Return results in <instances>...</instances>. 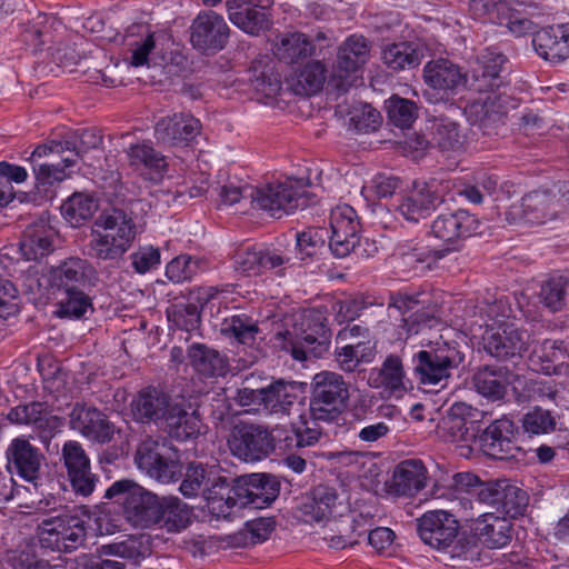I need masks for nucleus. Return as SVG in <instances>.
<instances>
[{"label":"nucleus","instance_id":"1","mask_svg":"<svg viewBox=\"0 0 569 569\" xmlns=\"http://www.w3.org/2000/svg\"><path fill=\"white\" fill-rule=\"evenodd\" d=\"M506 57L492 50H485L471 62L467 73L466 88L487 93L473 100L466 112L470 122L478 126L483 134H497L505 124L507 108L502 98L495 92L503 83L501 69Z\"/></svg>","mask_w":569,"mask_h":569},{"label":"nucleus","instance_id":"2","mask_svg":"<svg viewBox=\"0 0 569 569\" xmlns=\"http://www.w3.org/2000/svg\"><path fill=\"white\" fill-rule=\"evenodd\" d=\"M479 227L478 218L467 210L459 209L455 212L439 214L431 223V232L448 247L438 250L415 248L411 252L405 254L406 262L417 261L430 267L431 263L442 259L448 252L459 249L465 239L478 232Z\"/></svg>","mask_w":569,"mask_h":569},{"label":"nucleus","instance_id":"3","mask_svg":"<svg viewBox=\"0 0 569 569\" xmlns=\"http://www.w3.org/2000/svg\"><path fill=\"white\" fill-rule=\"evenodd\" d=\"M325 320L320 313L302 315L299 325L274 336V346L298 361L321 357L330 343V332Z\"/></svg>","mask_w":569,"mask_h":569},{"label":"nucleus","instance_id":"4","mask_svg":"<svg viewBox=\"0 0 569 569\" xmlns=\"http://www.w3.org/2000/svg\"><path fill=\"white\" fill-rule=\"evenodd\" d=\"M462 360L456 343L437 342L435 347L413 355V375L419 385L443 388Z\"/></svg>","mask_w":569,"mask_h":569},{"label":"nucleus","instance_id":"5","mask_svg":"<svg viewBox=\"0 0 569 569\" xmlns=\"http://www.w3.org/2000/svg\"><path fill=\"white\" fill-rule=\"evenodd\" d=\"M122 497L124 519L134 528L152 529L156 522L160 496L144 489L132 480L114 481L104 493L106 499Z\"/></svg>","mask_w":569,"mask_h":569},{"label":"nucleus","instance_id":"6","mask_svg":"<svg viewBox=\"0 0 569 569\" xmlns=\"http://www.w3.org/2000/svg\"><path fill=\"white\" fill-rule=\"evenodd\" d=\"M311 388L310 413L313 420H332L347 407L349 388L341 375L320 371L313 376Z\"/></svg>","mask_w":569,"mask_h":569},{"label":"nucleus","instance_id":"7","mask_svg":"<svg viewBox=\"0 0 569 569\" xmlns=\"http://www.w3.org/2000/svg\"><path fill=\"white\" fill-rule=\"evenodd\" d=\"M309 203L307 184L303 180L288 179L283 182L257 187L254 207L273 218L290 214Z\"/></svg>","mask_w":569,"mask_h":569},{"label":"nucleus","instance_id":"8","mask_svg":"<svg viewBox=\"0 0 569 569\" xmlns=\"http://www.w3.org/2000/svg\"><path fill=\"white\" fill-rule=\"evenodd\" d=\"M136 462L148 476L162 483L176 481L181 475L178 450L164 438L142 441Z\"/></svg>","mask_w":569,"mask_h":569},{"label":"nucleus","instance_id":"9","mask_svg":"<svg viewBox=\"0 0 569 569\" xmlns=\"http://www.w3.org/2000/svg\"><path fill=\"white\" fill-rule=\"evenodd\" d=\"M277 431H269L260 425L242 423L236 426L228 445L233 456L246 462L259 461L270 455L277 446Z\"/></svg>","mask_w":569,"mask_h":569},{"label":"nucleus","instance_id":"10","mask_svg":"<svg viewBox=\"0 0 569 569\" xmlns=\"http://www.w3.org/2000/svg\"><path fill=\"white\" fill-rule=\"evenodd\" d=\"M86 530L77 517H56L44 519L39 526L41 547L59 552H70L82 545Z\"/></svg>","mask_w":569,"mask_h":569},{"label":"nucleus","instance_id":"11","mask_svg":"<svg viewBox=\"0 0 569 569\" xmlns=\"http://www.w3.org/2000/svg\"><path fill=\"white\" fill-rule=\"evenodd\" d=\"M485 351L498 360L521 358L528 350L530 335L513 323H501L487 329L483 337Z\"/></svg>","mask_w":569,"mask_h":569},{"label":"nucleus","instance_id":"12","mask_svg":"<svg viewBox=\"0 0 569 569\" xmlns=\"http://www.w3.org/2000/svg\"><path fill=\"white\" fill-rule=\"evenodd\" d=\"M305 401L306 396L300 383L276 380L270 381L254 410L270 416L284 417L292 412L300 413Z\"/></svg>","mask_w":569,"mask_h":569},{"label":"nucleus","instance_id":"13","mask_svg":"<svg viewBox=\"0 0 569 569\" xmlns=\"http://www.w3.org/2000/svg\"><path fill=\"white\" fill-rule=\"evenodd\" d=\"M331 236L329 247L337 258L356 251L360 243V222L355 209L348 204L337 206L330 213Z\"/></svg>","mask_w":569,"mask_h":569},{"label":"nucleus","instance_id":"14","mask_svg":"<svg viewBox=\"0 0 569 569\" xmlns=\"http://www.w3.org/2000/svg\"><path fill=\"white\" fill-rule=\"evenodd\" d=\"M61 460L74 493L89 497L96 488L98 476L91 471L90 459L81 443L74 440L66 441L61 450Z\"/></svg>","mask_w":569,"mask_h":569},{"label":"nucleus","instance_id":"15","mask_svg":"<svg viewBox=\"0 0 569 569\" xmlns=\"http://www.w3.org/2000/svg\"><path fill=\"white\" fill-rule=\"evenodd\" d=\"M369 54L370 44L363 36L351 34L339 46L332 72L333 80L338 79L336 88L339 91L348 90L350 83L345 80L368 62Z\"/></svg>","mask_w":569,"mask_h":569},{"label":"nucleus","instance_id":"16","mask_svg":"<svg viewBox=\"0 0 569 569\" xmlns=\"http://www.w3.org/2000/svg\"><path fill=\"white\" fill-rule=\"evenodd\" d=\"M517 427L507 417L491 422L480 436V447L485 455L495 459H512L520 452L517 442Z\"/></svg>","mask_w":569,"mask_h":569},{"label":"nucleus","instance_id":"17","mask_svg":"<svg viewBox=\"0 0 569 569\" xmlns=\"http://www.w3.org/2000/svg\"><path fill=\"white\" fill-rule=\"evenodd\" d=\"M458 531L457 519L445 510L427 511L418 519V533L422 541L439 550L452 547Z\"/></svg>","mask_w":569,"mask_h":569},{"label":"nucleus","instance_id":"18","mask_svg":"<svg viewBox=\"0 0 569 569\" xmlns=\"http://www.w3.org/2000/svg\"><path fill=\"white\" fill-rule=\"evenodd\" d=\"M224 469L219 465L190 463L180 485V491L184 497H196L200 491L207 500L211 512V502L216 498L219 485L226 480Z\"/></svg>","mask_w":569,"mask_h":569},{"label":"nucleus","instance_id":"19","mask_svg":"<svg viewBox=\"0 0 569 569\" xmlns=\"http://www.w3.org/2000/svg\"><path fill=\"white\" fill-rule=\"evenodd\" d=\"M226 482L219 485L216 498L211 502V513L217 518H228L232 509L251 507V482L252 473L244 476H233L224 469Z\"/></svg>","mask_w":569,"mask_h":569},{"label":"nucleus","instance_id":"20","mask_svg":"<svg viewBox=\"0 0 569 569\" xmlns=\"http://www.w3.org/2000/svg\"><path fill=\"white\" fill-rule=\"evenodd\" d=\"M190 40L202 51L222 50L229 39V27L223 17L214 11H202L192 21Z\"/></svg>","mask_w":569,"mask_h":569},{"label":"nucleus","instance_id":"21","mask_svg":"<svg viewBox=\"0 0 569 569\" xmlns=\"http://www.w3.org/2000/svg\"><path fill=\"white\" fill-rule=\"evenodd\" d=\"M419 300L409 296L395 297L389 303V311L395 310L401 316L400 322L396 326L399 339H408L437 323L433 312L419 308Z\"/></svg>","mask_w":569,"mask_h":569},{"label":"nucleus","instance_id":"22","mask_svg":"<svg viewBox=\"0 0 569 569\" xmlns=\"http://www.w3.org/2000/svg\"><path fill=\"white\" fill-rule=\"evenodd\" d=\"M177 400L160 388L146 387L134 395L130 409L136 421L159 425V422L162 423L171 410V405H174Z\"/></svg>","mask_w":569,"mask_h":569},{"label":"nucleus","instance_id":"23","mask_svg":"<svg viewBox=\"0 0 569 569\" xmlns=\"http://www.w3.org/2000/svg\"><path fill=\"white\" fill-rule=\"evenodd\" d=\"M8 468L22 479L36 483L40 477L43 455L23 437L14 438L6 450Z\"/></svg>","mask_w":569,"mask_h":569},{"label":"nucleus","instance_id":"24","mask_svg":"<svg viewBox=\"0 0 569 569\" xmlns=\"http://www.w3.org/2000/svg\"><path fill=\"white\" fill-rule=\"evenodd\" d=\"M272 0H228L226 2L230 21L244 32L258 36L268 29L269 20L266 12Z\"/></svg>","mask_w":569,"mask_h":569},{"label":"nucleus","instance_id":"25","mask_svg":"<svg viewBox=\"0 0 569 569\" xmlns=\"http://www.w3.org/2000/svg\"><path fill=\"white\" fill-rule=\"evenodd\" d=\"M70 427L83 437L98 443L110 442L113 426L99 409L77 403L70 413Z\"/></svg>","mask_w":569,"mask_h":569},{"label":"nucleus","instance_id":"26","mask_svg":"<svg viewBox=\"0 0 569 569\" xmlns=\"http://www.w3.org/2000/svg\"><path fill=\"white\" fill-rule=\"evenodd\" d=\"M440 201L430 183H415L411 190L399 198L395 210L405 220L419 222L430 216Z\"/></svg>","mask_w":569,"mask_h":569},{"label":"nucleus","instance_id":"27","mask_svg":"<svg viewBox=\"0 0 569 569\" xmlns=\"http://www.w3.org/2000/svg\"><path fill=\"white\" fill-rule=\"evenodd\" d=\"M368 385L373 389H381L389 396L400 397L407 392L410 380L407 378L401 358L389 355L380 367L370 369Z\"/></svg>","mask_w":569,"mask_h":569},{"label":"nucleus","instance_id":"28","mask_svg":"<svg viewBox=\"0 0 569 569\" xmlns=\"http://www.w3.org/2000/svg\"><path fill=\"white\" fill-rule=\"evenodd\" d=\"M201 130V123L189 113H174L161 118L154 127V136L158 141L178 146L193 140Z\"/></svg>","mask_w":569,"mask_h":569},{"label":"nucleus","instance_id":"29","mask_svg":"<svg viewBox=\"0 0 569 569\" xmlns=\"http://www.w3.org/2000/svg\"><path fill=\"white\" fill-rule=\"evenodd\" d=\"M532 46L539 57L551 62L569 58V24L548 26L532 31Z\"/></svg>","mask_w":569,"mask_h":569},{"label":"nucleus","instance_id":"30","mask_svg":"<svg viewBox=\"0 0 569 569\" xmlns=\"http://www.w3.org/2000/svg\"><path fill=\"white\" fill-rule=\"evenodd\" d=\"M423 79L432 89L456 94L461 88H466L467 73L448 59H437L426 63Z\"/></svg>","mask_w":569,"mask_h":569},{"label":"nucleus","instance_id":"31","mask_svg":"<svg viewBox=\"0 0 569 569\" xmlns=\"http://www.w3.org/2000/svg\"><path fill=\"white\" fill-rule=\"evenodd\" d=\"M162 429L179 441H186L200 435L201 420L191 406H186L183 399L171 405V410L161 423Z\"/></svg>","mask_w":569,"mask_h":569},{"label":"nucleus","instance_id":"32","mask_svg":"<svg viewBox=\"0 0 569 569\" xmlns=\"http://www.w3.org/2000/svg\"><path fill=\"white\" fill-rule=\"evenodd\" d=\"M94 270L81 258H69L51 271L52 286L59 291L84 289L91 284Z\"/></svg>","mask_w":569,"mask_h":569},{"label":"nucleus","instance_id":"33","mask_svg":"<svg viewBox=\"0 0 569 569\" xmlns=\"http://www.w3.org/2000/svg\"><path fill=\"white\" fill-rule=\"evenodd\" d=\"M234 268L247 274L256 276L264 270H272L289 262L277 250L258 249L256 247H247L239 249L234 256Z\"/></svg>","mask_w":569,"mask_h":569},{"label":"nucleus","instance_id":"34","mask_svg":"<svg viewBox=\"0 0 569 569\" xmlns=\"http://www.w3.org/2000/svg\"><path fill=\"white\" fill-rule=\"evenodd\" d=\"M187 357L193 370L203 378L223 377L229 371L227 356L204 343L190 345Z\"/></svg>","mask_w":569,"mask_h":569},{"label":"nucleus","instance_id":"35","mask_svg":"<svg viewBox=\"0 0 569 569\" xmlns=\"http://www.w3.org/2000/svg\"><path fill=\"white\" fill-rule=\"evenodd\" d=\"M429 140L420 138L418 146L420 149L428 144L437 147L442 152H457L462 149L463 137L460 134L459 124L447 118L439 117L430 121L428 126Z\"/></svg>","mask_w":569,"mask_h":569},{"label":"nucleus","instance_id":"36","mask_svg":"<svg viewBox=\"0 0 569 569\" xmlns=\"http://www.w3.org/2000/svg\"><path fill=\"white\" fill-rule=\"evenodd\" d=\"M123 46L130 53L128 57L130 66L136 68L148 66L149 56L156 48V33L148 24H131L123 34Z\"/></svg>","mask_w":569,"mask_h":569},{"label":"nucleus","instance_id":"37","mask_svg":"<svg viewBox=\"0 0 569 569\" xmlns=\"http://www.w3.org/2000/svg\"><path fill=\"white\" fill-rule=\"evenodd\" d=\"M157 509V519L152 529L176 533L186 529L190 522L191 511L178 497H160Z\"/></svg>","mask_w":569,"mask_h":569},{"label":"nucleus","instance_id":"38","mask_svg":"<svg viewBox=\"0 0 569 569\" xmlns=\"http://www.w3.org/2000/svg\"><path fill=\"white\" fill-rule=\"evenodd\" d=\"M272 51L278 60L293 64L316 54V46L306 33L287 32L276 38Z\"/></svg>","mask_w":569,"mask_h":569},{"label":"nucleus","instance_id":"39","mask_svg":"<svg viewBox=\"0 0 569 569\" xmlns=\"http://www.w3.org/2000/svg\"><path fill=\"white\" fill-rule=\"evenodd\" d=\"M427 479V470L421 460L401 461L393 470L390 488L398 496H413L420 491Z\"/></svg>","mask_w":569,"mask_h":569},{"label":"nucleus","instance_id":"40","mask_svg":"<svg viewBox=\"0 0 569 569\" xmlns=\"http://www.w3.org/2000/svg\"><path fill=\"white\" fill-rule=\"evenodd\" d=\"M338 493L329 486H317L310 495L306 496L299 510L306 522L328 520L335 512Z\"/></svg>","mask_w":569,"mask_h":569},{"label":"nucleus","instance_id":"41","mask_svg":"<svg viewBox=\"0 0 569 569\" xmlns=\"http://www.w3.org/2000/svg\"><path fill=\"white\" fill-rule=\"evenodd\" d=\"M490 23L506 26L516 37L531 33L535 29L522 3H511L506 0L495 1Z\"/></svg>","mask_w":569,"mask_h":569},{"label":"nucleus","instance_id":"42","mask_svg":"<svg viewBox=\"0 0 569 569\" xmlns=\"http://www.w3.org/2000/svg\"><path fill=\"white\" fill-rule=\"evenodd\" d=\"M522 217L530 223H543L553 219L561 211L556 194L546 190H537L527 193L521 199Z\"/></svg>","mask_w":569,"mask_h":569},{"label":"nucleus","instance_id":"43","mask_svg":"<svg viewBox=\"0 0 569 569\" xmlns=\"http://www.w3.org/2000/svg\"><path fill=\"white\" fill-rule=\"evenodd\" d=\"M475 531L479 540L492 549L503 548L511 540L510 521L493 513L481 515L475 523Z\"/></svg>","mask_w":569,"mask_h":569},{"label":"nucleus","instance_id":"44","mask_svg":"<svg viewBox=\"0 0 569 569\" xmlns=\"http://www.w3.org/2000/svg\"><path fill=\"white\" fill-rule=\"evenodd\" d=\"M510 371L506 367L483 366L473 377L472 383L478 393L492 400H501L510 383Z\"/></svg>","mask_w":569,"mask_h":569},{"label":"nucleus","instance_id":"45","mask_svg":"<svg viewBox=\"0 0 569 569\" xmlns=\"http://www.w3.org/2000/svg\"><path fill=\"white\" fill-rule=\"evenodd\" d=\"M129 163L137 170H147L148 179L160 181L168 168L166 157L148 143L132 144L127 150Z\"/></svg>","mask_w":569,"mask_h":569},{"label":"nucleus","instance_id":"46","mask_svg":"<svg viewBox=\"0 0 569 569\" xmlns=\"http://www.w3.org/2000/svg\"><path fill=\"white\" fill-rule=\"evenodd\" d=\"M53 230L43 221L26 228L19 242V250L26 260H37L52 251Z\"/></svg>","mask_w":569,"mask_h":569},{"label":"nucleus","instance_id":"47","mask_svg":"<svg viewBox=\"0 0 569 569\" xmlns=\"http://www.w3.org/2000/svg\"><path fill=\"white\" fill-rule=\"evenodd\" d=\"M422 57V47L416 41L389 43L381 51L383 63L393 71L413 69L420 64Z\"/></svg>","mask_w":569,"mask_h":569},{"label":"nucleus","instance_id":"48","mask_svg":"<svg viewBox=\"0 0 569 569\" xmlns=\"http://www.w3.org/2000/svg\"><path fill=\"white\" fill-rule=\"evenodd\" d=\"M94 226L106 234L117 239L121 237L122 242L130 247L136 237V226L132 218L118 208L103 210L97 218Z\"/></svg>","mask_w":569,"mask_h":569},{"label":"nucleus","instance_id":"49","mask_svg":"<svg viewBox=\"0 0 569 569\" xmlns=\"http://www.w3.org/2000/svg\"><path fill=\"white\" fill-rule=\"evenodd\" d=\"M7 418L12 423L29 425L40 431L53 429L56 420L48 406L40 401L19 405L9 411Z\"/></svg>","mask_w":569,"mask_h":569},{"label":"nucleus","instance_id":"50","mask_svg":"<svg viewBox=\"0 0 569 569\" xmlns=\"http://www.w3.org/2000/svg\"><path fill=\"white\" fill-rule=\"evenodd\" d=\"M336 360L341 370L355 372L363 363H370L376 353L371 339L357 340V343H345L336 348Z\"/></svg>","mask_w":569,"mask_h":569},{"label":"nucleus","instance_id":"51","mask_svg":"<svg viewBox=\"0 0 569 569\" xmlns=\"http://www.w3.org/2000/svg\"><path fill=\"white\" fill-rule=\"evenodd\" d=\"M98 208L99 202L94 196L74 192L62 203L61 213L72 227H79L90 220Z\"/></svg>","mask_w":569,"mask_h":569},{"label":"nucleus","instance_id":"52","mask_svg":"<svg viewBox=\"0 0 569 569\" xmlns=\"http://www.w3.org/2000/svg\"><path fill=\"white\" fill-rule=\"evenodd\" d=\"M569 290V278L555 274L541 283L539 298L540 302L551 312H558L567 303Z\"/></svg>","mask_w":569,"mask_h":569},{"label":"nucleus","instance_id":"53","mask_svg":"<svg viewBox=\"0 0 569 569\" xmlns=\"http://www.w3.org/2000/svg\"><path fill=\"white\" fill-rule=\"evenodd\" d=\"M130 246L119 239L106 234L99 228L92 230L91 240L89 242V254L100 260H116L122 257Z\"/></svg>","mask_w":569,"mask_h":569},{"label":"nucleus","instance_id":"54","mask_svg":"<svg viewBox=\"0 0 569 569\" xmlns=\"http://www.w3.org/2000/svg\"><path fill=\"white\" fill-rule=\"evenodd\" d=\"M251 508L263 509L270 506L279 496L280 483L276 477L264 473H252Z\"/></svg>","mask_w":569,"mask_h":569},{"label":"nucleus","instance_id":"55","mask_svg":"<svg viewBox=\"0 0 569 569\" xmlns=\"http://www.w3.org/2000/svg\"><path fill=\"white\" fill-rule=\"evenodd\" d=\"M326 76V64L320 60H310L297 74V92L307 96L317 93L321 90Z\"/></svg>","mask_w":569,"mask_h":569},{"label":"nucleus","instance_id":"56","mask_svg":"<svg viewBox=\"0 0 569 569\" xmlns=\"http://www.w3.org/2000/svg\"><path fill=\"white\" fill-rule=\"evenodd\" d=\"M206 269V261L201 258L181 254L172 259L166 267V276L174 283L190 281L194 276Z\"/></svg>","mask_w":569,"mask_h":569},{"label":"nucleus","instance_id":"57","mask_svg":"<svg viewBox=\"0 0 569 569\" xmlns=\"http://www.w3.org/2000/svg\"><path fill=\"white\" fill-rule=\"evenodd\" d=\"M66 152L77 161L91 149H98L102 144V137L94 128L80 129L63 139Z\"/></svg>","mask_w":569,"mask_h":569},{"label":"nucleus","instance_id":"58","mask_svg":"<svg viewBox=\"0 0 569 569\" xmlns=\"http://www.w3.org/2000/svg\"><path fill=\"white\" fill-rule=\"evenodd\" d=\"M62 297L58 303L57 315L59 317H68L79 319L86 315L88 310L92 311V302L83 289L63 290Z\"/></svg>","mask_w":569,"mask_h":569},{"label":"nucleus","instance_id":"59","mask_svg":"<svg viewBox=\"0 0 569 569\" xmlns=\"http://www.w3.org/2000/svg\"><path fill=\"white\" fill-rule=\"evenodd\" d=\"M268 385H270L268 378L257 373H249L243 378L234 399L241 407H252L254 409Z\"/></svg>","mask_w":569,"mask_h":569},{"label":"nucleus","instance_id":"60","mask_svg":"<svg viewBox=\"0 0 569 569\" xmlns=\"http://www.w3.org/2000/svg\"><path fill=\"white\" fill-rule=\"evenodd\" d=\"M259 329L246 315H236L226 318L221 323V332L236 338L239 342L251 345Z\"/></svg>","mask_w":569,"mask_h":569},{"label":"nucleus","instance_id":"61","mask_svg":"<svg viewBox=\"0 0 569 569\" xmlns=\"http://www.w3.org/2000/svg\"><path fill=\"white\" fill-rule=\"evenodd\" d=\"M387 113L395 126L409 128L418 117V107L411 100L393 96L388 100Z\"/></svg>","mask_w":569,"mask_h":569},{"label":"nucleus","instance_id":"62","mask_svg":"<svg viewBox=\"0 0 569 569\" xmlns=\"http://www.w3.org/2000/svg\"><path fill=\"white\" fill-rule=\"evenodd\" d=\"M77 159L70 156L63 157L61 162H43L33 166L37 180L42 184H53L69 177L66 169L76 166Z\"/></svg>","mask_w":569,"mask_h":569},{"label":"nucleus","instance_id":"63","mask_svg":"<svg viewBox=\"0 0 569 569\" xmlns=\"http://www.w3.org/2000/svg\"><path fill=\"white\" fill-rule=\"evenodd\" d=\"M107 553L116 555L121 558L138 560L150 553L148 539L143 536L130 537L121 542L103 547Z\"/></svg>","mask_w":569,"mask_h":569},{"label":"nucleus","instance_id":"64","mask_svg":"<svg viewBox=\"0 0 569 569\" xmlns=\"http://www.w3.org/2000/svg\"><path fill=\"white\" fill-rule=\"evenodd\" d=\"M350 124L358 132L376 130L381 122V114L370 104H359L350 111Z\"/></svg>","mask_w":569,"mask_h":569}]
</instances>
